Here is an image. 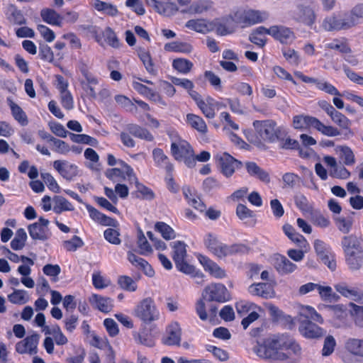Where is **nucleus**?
<instances>
[{
    "label": "nucleus",
    "mask_w": 363,
    "mask_h": 363,
    "mask_svg": "<svg viewBox=\"0 0 363 363\" xmlns=\"http://www.w3.org/2000/svg\"><path fill=\"white\" fill-rule=\"evenodd\" d=\"M256 352L263 358L284 361L291 355H300L301 348L289 335L283 333L264 338L258 342Z\"/></svg>",
    "instance_id": "1"
},
{
    "label": "nucleus",
    "mask_w": 363,
    "mask_h": 363,
    "mask_svg": "<svg viewBox=\"0 0 363 363\" xmlns=\"http://www.w3.org/2000/svg\"><path fill=\"white\" fill-rule=\"evenodd\" d=\"M297 320L298 323V330L303 337L315 339L323 335V329L315 323L323 324L324 320L313 307L311 306H301Z\"/></svg>",
    "instance_id": "2"
},
{
    "label": "nucleus",
    "mask_w": 363,
    "mask_h": 363,
    "mask_svg": "<svg viewBox=\"0 0 363 363\" xmlns=\"http://www.w3.org/2000/svg\"><path fill=\"white\" fill-rule=\"evenodd\" d=\"M230 299V293L225 284L212 282L204 288L202 297L196 302V313L201 320L206 321L208 320V313L205 301L223 303L229 301Z\"/></svg>",
    "instance_id": "3"
},
{
    "label": "nucleus",
    "mask_w": 363,
    "mask_h": 363,
    "mask_svg": "<svg viewBox=\"0 0 363 363\" xmlns=\"http://www.w3.org/2000/svg\"><path fill=\"white\" fill-rule=\"evenodd\" d=\"M341 245L349 269L352 271L359 269L363 265V247L359 240L353 235H345Z\"/></svg>",
    "instance_id": "4"
},
{
    "label": "nucleus",
    "mask_w": 363,
    "mask_h": 363,
    "mask_svg": "<svg viewBox=\"0 0 363 363\" xmlns=\"http://www.w3.org/2000/svg\"><path fill=\"white\" fill-rule=\"evenodd\" d=\"M293 127L300 130L313 128L327 137H336L340 135V131L337 128L331 125H325L318 118L308 115L294 116Z\"/></svg>",
    "instance_id": "5"
},
{
    "label": "nucleus",
    "mask_w": 363,
    "mask_h": 363,
    "mask_svg": "<svg viewBox=\"0 0 363 363\" xmlns=\"http://www.w3.org/2000/svg\"><path fill=\"white\" fill-rule=\"evenodd\" d=\"M172 157L177 161H183L190 168L195 167L194 149L191 144L180 137L172 141L170 147Z\"/></svg>",
    "instance_id": "6"
},
{
    "label": "nucleus",
    "mask_w": 363,
    "mask_h": 363,
    "mask_svg": "<svg viewBox=\"0 0 363 363\" xmlns=\"http://www.w3.org/2000/svg\"><path fill=\"white\" fill-rule=\"evenodd\" d=\"M266 12L238 8L224 18L225 23H262L267 18Z\"/></svg>",
    "instance_id": "7"
},
{
    "label": "nucleus",
    "mask_w": 363,
    "mask_h": 363,
    "mask_svg": "<svg viewBox=\"0 0 363 363\" xmlns=\"http://www.w3.org/2000/svg\"><path fill=\"white\" fill-rule=\"evenodd\" d=\"M134 315L143 323L149 324L159 319L160 311L155 301L150 297H147L136 305Z\"/></svg>",
    "instance_id": "8"
},
{
    "label": "nucleus",
    "mask_w": 363,
    "mask_h": 363,
    "mask_svg": "<svg viewBox=\"0 0 363 363\" xmlns=\"http://www.w3.org/2000/svg\"><path fill=\"white\" fill-rule=\"evenodd\" d=\"M120 167L107 169L105 176L113 183H123L127 181L129 184L137 182V177L133 169L125 162L118 160Z\"/></svg>",
    "instance_id": "9"
},
{
    "label": "nucleus",
    "mask_w": 363,
    "mask_h": 363,
    "mask_svg": "<svg viewBox=\"0 0 363 363\" xmlns=\"http://www.w3.org/2000/svg\"><path fill=\"white\" fill-rule=\"evenodd\" d=\"M253 127L257 133L265 142L274 143L280 140L281 129L277 127V123L273 120L255 121Z\"/></svg>",
    "instance_id": "10"
},
{
    "label": "nucleus",
    "mask_w": 363,
    "mask_h": 363,
    "mask_svg": "<svg viewBox=\"0 0 363 363\" xmlns=\"http://www.w3.org/2000/svg\"><path fill=\"white\" fill-rule=\"evenodd\" d=\"M213 159L220 172L227 178L233 175L235 169H240L242 166L241 161L226 152L217 153L213 156Z\"/></svg>",
    "instance_id": "11"
},
{
    "label": "nucleus",
    "mask_w": 363,
    "mask_h": 363,
    "mask_svg": "<svg viewBox=\"0 0 363 363\" xmlns=\"http://www.w3.org/2000/svg\"><path fill=\"white\" fill-rule=\"evenodd\" d=\"M89 29L91 30L92 36L95 40L101 46L104 44L113 48H119L122 43L120 42L116 33L110 28L106 27L104 30L99 31L96 26H89Z\"/></svg>",
    "instance_id": "12"
},
{
    "label": "nucleus",
    "mask_w": 363,
    "mask_h": 363,
    "mask_svg": "<svg viewBox=\"0 0 363 363\" xmlns=\"http://www.w3.org/2000/svg\"><path fill=\"white\" fill-rule=\"evenodd\" d=\"M182 330L178 322H172L165 328L161 342L169 347H180Z\"/></svg>",
    "instance_id": "13"
},
{
    "label": "nucleus",
    "mask_w": 363,
    "mask_h": 363,
    "mask_svg": "<svg viewBox=\"0 0 363 363\" xmlns=\"http://www.w3.org/2000/svg\"><path fill=\"white\" fill-rule=\"evenodd\" d=\"M48 224L49 220L43 217H40L38 222L30 224L28 230L30 238L34 240H48L50 237Z\"/></svg>",
    "instance_id": "14"
},
{
    "label": "nucleus",
    "mask_w": 363,
    "mask_h": 363,
    "mask_svg": "<svg viewBox=\"0 0 363 363\" xmlns=\"http://www.w3.org/2000/svg\"><path fill=\"white\" fill-rule=\"evenodd\" d=\"M268 35L281 44L290 45L296 39L294 32L281 24L274 25L268 28Z\"/></svg>",
    "instance_id": "15"
},
{
    "label": "nucleus",
    "mask_w": 363,
    "mask_h": 363,
    "mask_svg": "<svg viewBox=\"0 0 363 363\" xmlns=\"http://www.w3.org/2000/svg\"><path fill=\"white\" fill-rule=\"evenodd\" d=\"M197 259L205 272H208L211 277L216 279H224L228 277L226 270L208 256L199 255Z\"/></svg>",
    "instance_id": "16"
},
{
    "label": "nucleus",
    "mask_w": 363,
    "mask_h": 363,
    "mask_svg": "<svg viewBox=\"0 0 363 363\" xmlns=\"http://www.w3.org/2000/svg\"><path fill=\"white\" fill-rule=\"evenodd\" d=\"M52 167L67 181H72L79 175L78 166L66 160H55L52 162Z\"/></svg>",
    "instance_id": "17"
},
{
    "label": "nucleus",
    "mask_w": 363,
    "mask_h": 363,
    "mask_svg": "<svg viewBox=\"0 0 363 363\" xmlns=\"http://www.w3.org/2000/svg\"><path fill=\"white\" fill-rule=\"evenodd\" d=\"M295 75L303 82L307 84H315L318 89L325 91L328 94L342 96V94L338 91V89L330 82L325 81H320L318 79L306 76L301 72H295Z\"/></svg>",
    "instance_id": "18"
},
{
    "label": "nucleus",
    "mask_w": 363,
    "mask_h": 363,
    "mask_svg": "<svg viewBox=\"0 0 363 363\" xmlns=\"http://www.w3.org/2000/svg\"><path fill=\"white\" fill-rule=\"evenodd\" d=\"M172 259L174 262L176 268L178 271L182 272L186 268V266H189L186 260V245L182 241H175L172 242Z\"/></svg>",
    "instance_id": "19"
},
{
    "label": "nucleus",
    "mask_w": 363,
    "mask_h": 363,
    "mask_svg": "<svg viewBox=\"0 0 363 363\" xmlns=\"http://www.w3.org/2000/svg\"><path fill=\"white\" fill-rule=\"evenodd\" d=\"M172 0H145L148 6L152 7L158 13L164 16L174 15L179 10L177 5Z\"/></svg>",
    "instance_id": "20"
},
{
    "label": "nucleus",
    "mask_w": 363,
    "mask_h": 363,
    "mask_svg": "<svg viewBox=\"0 0 363 363\" xmlns=\"http://www.w3.org/2000/svg\"><path fill=\"white\" fill-rule=\"evenodd\" d=\"M272 265L279 274L284 276L293 273L297 269V265L291 262L286 257L276 253L272 257Z\"/></svg>",
    "instance_id": "21"
},
{
    "label": "nucleus",
    "mask_w": 363,
    "mask_h": 363,
    "mask_svg": "<svg viewBox=\"0 0 363 363\" xmlns=\"http://www.w3.org/2000/svg\"><path fill=\"white\" fill-rule=\"evenodd\" d=\"M203 242L208 250L215 257L219 259L225 258L227 244L220 242L217 236L212 233H208Z\"/></svg>",
    "instance_id": "22"
},
{
    "label": "nucleus",
    "mask_w": 363,
    "mask_h": 363,
    "mask_svg": "<svg viewBox=\"0 0 363 363\" xmlns=\"http://www.w3.org/2000/svg\"><path fill=\"white\" fill-rule=\"evenodd\" d=\"M323 161L327 166L330 167L329 171L330 177L339 179H347L350 177V172L344 164H338L334 157L330 155L325 156Z\"/></svg>",
    "instance_id": "23"
},
{
    "label": "nucleus",
    "mask_w": 363,
    "mask_h": 363,
    "mask_svg": "<svg viewBox=\"0 0 363 363\" xmlns=\"http://www.w3.org/2000/svg\"><path fill=\"white\" fill-rule=\"evenodd\" d=\"M127 259L138 269L141 270L148 277L155 276V270L145 259L136 255L131 251L127 252Z\"/></svg>",
    "instance_id": "24"
},
{
    "label": "nucleus",
    "mask_w": 363,
    "mask_h": 363,
    "mask_svg": "<svg viewBox=\"0 0 363 363\" xmlns=\"http://www.w3.org/2000/svg\"><path fill=\"white\" fill-rule=\"evenodd\" d=\"M38 342V335L37 334L27 336L24 340L16 343V351L19 354H35Z\"/></svg>",
    "instance_id": "25"
},
{
    "label": "nucleus",
    "mask_w": 363,
    "mask_h": 363,
    "mask_svg": "<svg viewBox=\"0 0 363 363\" xmlns=\"http://www.w3.org/2000/svg\"><path fill=\"white\" fill-rule=\"evenodd\" d=\"M249 293L252 296L270 298L274 296V291L272 286L268 283H255L248 288Z\"/></svg>",
    "instance_id": "26"
},
{
    "label": "nucleus",
    "mask_w": 363,
    "mask_h": 363,
    "mask_svg": "<svg viewBox=\"0 0 363 363\" xmlns=\"http://www.w3.org/2000/svg\"><path fill=\"white\" fill-rule=\"evenodd\" d=\"M152 157L155 166L163 168L168 174H172L174 167L169 157L164 154L162 149L156 147L152 150Z\"/></svg>",
    "instance_id": "27"
},
{
    "label": "nucleus",
    "mask_w": 363,
    "mask_h": 363,
    "mask_svg": "<svg viewBox=\"0 0 363 363\" xmlns=\"http://www.w3.org/2000/svg\"><path fill=\"white\" fill-rule=\"evenodd\" d=\"M185 121L191 129L196 130L201 135H206L208 133V126L200 116L187 113Z\"/></svg>",
    "instance_id": "28"
},
{
    "label": "nucleus",
    "mask_w": 363,
    "mask_h": 363,
    "mask_svg": "<svg viewBox=\"0 0 363 363\" xmlns=\"http://www.w3.org/2000/svg\"><path fill=\"white\" fill-rule=\"evenodd\" d=\"M182 191L184 199L190 206L201 212L205 211L206 205L201 201L200 197L196 195L194 189H191L189 186H184Z\"/></svg>",
    "instance_id": "29"
},
{
    "label": "nucleus",
    "mask_w": 363,
    "mask_h": 363,
    "mask_svg": "<svg viewBox=\"0 0 363 363\" xmlns=\"http://www.w3.org/2000/svg\"><path fill=\"white\" fill-rule=\"evenodd\" d=\"M86 208L89 214L90 218L95 222L99 223L104 226H113L116 222V220L111 218L104 213L100 212L94 206L88 204L86 206Z\"/></svg>",
    "instance_id": "30"
},
{
    "label": "nucleus",
    "mask_w": 363,
    "mask_h": 363,
    "mask_svg": "<svg viewBox=\"0 0 363 363\" xmlns=\"http://www.w3.org/2000/svg\"><path fill=\"white\" fill-rule=\"evenodd\" d=\"M92 304L95 305V307L104 313H109L113 307V300L108 297H104L98 294H93L89 299Z\"/></svg>",
    "instance_id": "31"
},
{
    "label": "nucleus",
    "mask_w": 363,
    "mask_h": 363,
    "mask_svg": "<svg viewBox=\"0 0 363 363\" xmlns=\"http://www.w3.org/2000/svg\"><path fill=\"white\" fill-rule=\"evenodd\" d=\"M164 50L166 52L190 54L193 50V45L187 42L172 41L164 44Z\"/></svg>",
    "instance_id": "32"
},
{
    "label": "nucleus",
    "mask_w": 363,
    "mask_h": 363,
    "mask_svg": "<svg viewBox=\"0 0 363 363\" xmlns=\"http://www.w3.org/2000/svg\"><path fill=\"white\" fill-rule=\"evenodd\" d=\"M126 130L132 135L135 138L152 142L154 140V136L146 128L140 126L137 124H128L126 125Z\"/></svg>",
    "instance_id": "33"
},
{
    "label": "nucleus",
    "mask_w": 363,
    "mask_h": 363,
    "mask_svg": "<svg viewBox=\"0 0 363 363\" xmlns=\"http://www.w3.org/2000/svg\"><path fill=\"white\" fill-rule=\"evenodd\" d=\"M245 167L247 173L251 177H254L265 183H269L270 182L269 174L259 167L255 162H247L245 163Z\"/></svg>",
    "instance_id": "34"
},
{
    "label": "nucleus",
    "mask_w": 363,
    "mask_h": 363,
    "mask_svg": "<svg viewBox=\"0 0 363 363\" xmlns=\"http://www.w3.org/2000/svg\"><path fill=\"white\" fill-rule=\"evenodd\" d=\"M330 118L334 123L337 125L340 128L344 129L347 131L346 135H348L350 136L354 135V132L350 128L351 121L343 113L335 110L333 112V113L330 116Z\"/></svg>",
    "instance_id": "35"
},
{
    "label": "nucleus",
    "mask_w": 363,
    "mask_h": 363,
    "mask_svg": "<svg viewBox=\"0 0 363 363\" xmlns=\"http://www.w3.org/2000/svg\"><path fill=\"white\" fill-rule=\"evenodd\" d=\"M266 35H268V28L259 26L250 34L249 40L258 48H263L267 43Z\"/></svg>",
    "instance_id": "36"
},
{
    "label": "nucleus",
    "mask_w": 363,
    "mask_h": 363,
    "mask_svg": "<svg viewBox=\"0 0 363 363\" xmlns=\"http://www.w3.org/2000/svg\"><path fill=\"white\" fill-rule=\"evenodd\" d=\"M13 118L22 126L27 125L28 120L26 112L21 106L14 103L11 99H7Z\"/></svg>",
    "instance_id": "37"
},
{
    "label": "nucleus",
    "mask_w": 363,
    "mask_h": 363,
    "mask_svg": "<svg viewBox=\"0 0 363 363\" xmlns=\"http://www.w3.org/2000/svg\"><path fill=\"white\" fill-rule=\"evenodd\" d=\"M345 348L353 356L363 357V339L349 338L345 343Z\"/></svg>",
    "instance_id": "38"
},
{
    "label": "nucleus",
    "mask_w": 363,
    "mask_h": 363,
    "mask_svg": "<svg viewBox=\"0 0 363 363\" xmlns=\"http://www.w3.org/2000/svg\"><path fill=\"white\" fill-rule=\"evenodd\" d=\"M213 3L210 0H196L187 9L191 14H201L213 8Z\"/></svg>",
    "instance_id": "39"
},
{
    "label": "nucleus",
    "mask_w": 363,
    "mask_h": 363,
    "mask_svg": "<svg viewBox=\"0 0 363 363\" xmlns=\"http://www.w3.org/2000/svg\"><path fill=\"white\" fill-rule=\"evenodd\" d=\"M173 69L182 74H189L194 67L193 62L184 57H177L172 63Z\"/></svg>",
    "instance_id": "40"
},
{
    "label": "nucleus",
    "mask_w": 363,
    "mask_h": 363,
    "mask_svg": "<svg viewBox=\"0 0 363 363\" xmlns=\"http://www.w3.org/2000/svg\"><path fill=\"white\" fill-rule=\"evenodd\" d=\"M92 6L97 11L111 16H115L118 13L116 6L101 0H92Z\"/></svg>",
    "instance_id": "41"
},
{
    "label": "nucleus",
    "mask_w": 363,
    "mask_h": 363,
    "mask_svg": "<svg viewBox=\"0 0 363 363\" xmlns=\"http://www.w3.org/2000/svg\"><path fill=\"white\" fill-rule=\"evenodd\" d=\"M325 48L339 51L341 54H350L352 49L349 45L348 40L345 38L341 39L335 38L333 42L327 43Z\"/></svg>",
    "instance_id": "42"
},
{
    "label": "nucleus",
    "mask_w": 363,
    "mask_h": 363,
    "mask_svg": "<svg viewBox=\"0 0 363 363\" xmlns=\"http://www.w3.org/2000/svg\"><path fill=\"white\" fill-rule=\"evenodd\" d=\"M53 201V211L57 214H60L63 211H72L74 210L72 203L62 196H55Z\"/></svg>",
    "instance_id": "43"
},
{
    "label": "nucleus",
    "mask_w": 363,
    "mask_h": 363,
    "mask_svg": "<svg viewBox=\"0 0 363 363\" xmlns=\"http://www.w3.org/2000/svg\"><path fill=\"white\" fill-rule=\"evenodd\" d=\"M133 87L140 94L148 98L150 100L156 101L161 99V97L157 92L140 82H134L133 83Z\"/></svg>",
    "instance_id": "44"
},
{
    "label": "nucleus",
    "mask_w": 363,
    "mask_h": 363,
    "mask_svg": "<svg viewBox=\"0 0 363 363\" xmlns=\"http://www.w3.org/2000/svg\"><path fill=\"white\" fill-rule=\"evenodd\" d=\"M7 19L11 23H26L22 11L13 4H9L5 10Z\"/></svg>",
    "instance_id": "45"
},
{
    "label": "nucleus",
    "mask_w": 363,
    "mask_h": 363,
    "mask_svg": "<svg viewBox=\"0 0 363 363\" xmlns=\"http://www.w3.org/2000/svg\"><path fill=\"white\" fill-rule=\"evenodd\" d=\"M250 247L243 243H233L227 245L225 257L235 255H247L250 252Z\"/></svg>",
    "instance_id": "46"
},
{
    "label": "nucleus",
    "mask_w": 363,
    "mask_h": 363,
    "mask_svg": "<svg viewBox=\"0 0 363 363\" xmlns=\"http://www.w3.org/2000/svg\"><path fill=\"white\" fill-rule=\"evenodd\" d=\"M155 230L160 233L166 240H173L176 238L174 230L164 222H157L155 225Z\"/></svg>",
    "instance_id": "47"
},
{
    "label": "nucleus",
    "mask_w": 363,
    "mask_h": 363,
    "mask_svg": "<svg viewBox=\"0 0 363 363\" xmlns=\"http://www.w3.org/2000/svg\"><path fill=\"white\" fill-rule=\"evenodd\" d=\"M27 234L23 228H18L16 232L15 237L11 242V247L13 250H20L25 246Z\"/></svg>",
    "instance_id": "48"
},
{
    "label": "nucleus",
    "mask_w": 363,
    "mask_h": 363,
    "mask_svg": "<svg viewBox=\"0 0 363 363\" xmlns=\"http://www.w3.org/2000/svg\"><path fill=\"white\" fill-rule=\"evenodd\" d=\"M283 230L287 237L300 247H302L303 244L306 242L305 238L300 233H297L291 225H284L283 226Z\"/></svg>",
    "instance_id": "49"
},
{
    "label": "nucleus",
    "mask_w": 363,
    "mask_h": 363,
    "mask_svg": "<svg viewBox=\"0 0 363 363\" xmlns=\"http://www.w3.org/2000/svg\"><path fill=\"white\" fill-rule=\"evenodd\" d=\"M340 160L344 165L352 166L355 164V156L352 149L347 146H342L340 148Z\"/></svg>",
    "instance_id": "50"
},
{
    "label": "nucleus",
    "mask_w": 363,
    "mask_h": 363,
    "mask_svg": "<svg viewBox=\"0 0 363 363\" xmlns=\"http://www.w3.org/2000/svg\"><path fill=\"white\" fill-rule=\"evenodd\" d=\"M181 272L191 276V277L195 279L196 283L198 284H203L205 281V274L200 269H197L191 264L186 266V268Z\"/></svg>",
    "instance_id": "51"
},
{
    "label": "nucleus",
    "mask_w": 363,
    "mask_h": 363,
    "mask_svg": "<svg viewBox=\"0 0 363 363\" xmlns=\"http://www.w3.org/2000/svg\"><path fill=\"white\" fill-rule=\"evenodd\" d=\"M137 244L139 247L140 255H147L152 252V247L140 229H139L138 232Z\"/></svg>",
    "instance_id": "52"
},
{
    "label": "nucleus",
    "mask_w": 363,
    "mask_h": 363,
    "mask_svg": "<svg viewBox=\"0 0 363 363\" xmlns=\"http://www.w3.org/2000/svg\"><path fill=\"white\" fill-rule=\"evenodd\" d=\"M139 57L143 62L147 72L152 75H156L157 71L155 68V65L150 52L147 51H142L139 53Z\"/></svg>",
    "instance_id": "53"
},
{
    "label": "nucleus",
    "mask_w": 363,
    "mask_h": 363,
    "mask_svg": "<svg viewBox=\"0 0 363 363\" xmlns=\"http://www.w3.org/2000/svg\"><path fill=\"white\" fill-rule=\"evenodd\" d=\"M118 284L121 289L127 291L133 292L137 290L136 282L129 276L121 275L118 279Z\"/></svg>",
    "instance_id": "54"
},
{
    "label": "nucleus",
    "mask_w": 363,
    "mask_h": 363,
    "mask_svg": "<svg viewBox=\"0 0 363 363\" xmlns=\"http://www.w3.org/2000/svg\"><path fill=\"white\" fill-rule=\"evenodd\" d=\"M299 21L302 23H314L315 15L313 10L308 6H298Z\"/></svg>",
    "instance_id": "55"
},
{
    "label": "nucleus",
    "mask_w": 363,
    "mask_h": 363,
    "mask_svg": "<svg viewBox=\"0 0 363 363\" xmlns=\"http://www.w3.org/2000/svg\"><path fill=\"white\" fill-rule=\"evenodd\" d=\"M51 140L54 146L52 150L55 152L62 155H67L71 151L70 146L65 141L56 138H52Z\"/></svg>",
    "instance_id": "56"
},
{
    "label": "nucleus",
    "mask_w": 363,
    "mask_h": 363,
    "mask_svg": "<svg viewBox=\"0 0 363 363\" xmlns=\"http://www.w3.org/2000/svg\"><path fill=\"white\" fill-rule=\"evenodd\" d=\"M8 299L11 303L18 305L24 304L28 301L26 291L19 289H15L8 296Z\"/></svg>",
    "instance_id": "57"
},
{
    "label": "nucleus",
    "mask_w": 363,
    "mask_h": 363,
    "mask_svg": "<svg viewBox=\"0 0 363 363\" xmlns=\"http://www.w3.org/2000/svg\"><path fill=\"white\" fill-rule=\"evenodd\" d=\"M84 245L82 239L77 235H74L70 240H65L62 242L63 247L68 252H74Z\"/></svg>",
    "instance_id": "58"
},
{
    "label": "nucleus",
    "mask_w": 363,
    "mask_h": 363,
    "mask_svg": "<svg viewBox=\"0 0 363 363\" xmlns=\"http://www.w3.org/2000/svg\"><path fill=\"white\" fill-rule=\"evenodd\" d=\"M70 140L76 143L94 145L97 140L96 138L86 134L69 133Z\"/></svg>",
    "instance_id": "59"
},
{
    "label": "nucleus",
    "mask_w": 363,
    "mask_h": 363,
    "mask_svg": "<svg viewBox=\"0 0 363 363\" xmlns=\"http://www.w3.org/2000/svg\"><path fill=\"white\" fill-rule=\"evenodd\" d=\"M42 19L45 23H60V15L52 9H43L40 11Z\"/></svg>",
    "instance_id": "60"
},
{
    "label": "nucleus",
    "mask_w": 363,
    "mask_h": 363,
    "mask_svg": "<svg viewBox=\"0 0 363 363\" xmlns=\"http://www.w3.org/2000/svg\"><path fill=\"white\" fill-rule=\"evenodd\" d=\"M296 206L303 213H310L313 207L309 203L308 199L303 194H297L294 196Z\"/></svg>",
    "instance_id": "61"
},
{
    "label": "nucleus",
    "mask_w": 363,
    "mask_h": 363,
    "mask_svg": "<svg viewBox=\"0 0 363 363\" xmlns=\"http://www.w3.org/2000/svg\"><path fill=\"white\" fill-rule=\"evenodd\" d=\"M41 178L48 189L54 193H59L60 187L54 177L48 172L41 173Z\"/></svg>",
    "instance_id": "62"
},
{
    "label": "nucleus",
    "mask_w": 363,
    "mask_h": 363,
    "mask_svg": "<svg viewBox=\"0 0 363 363\" xmlns=\"http://www.w3.org/2000/svg\"><path fill=\"white\" fill-rule=\"evenodd\" d=\"M349 306L351 308V314L354 316L356 325L363 327V306L356 305L352 302L350 303Z\"/></svg>",
    "instance_id": "63"
},
{
    "label": "nucleus",
    "mask_w": 363,
    "mask_h": 363,
    "mask_svg": "<svg viewBox=\"0 0 363 363\" xmlns=\"http://www.w3.org/2000/svg\"><path fill=\"white\" fill-rule=\"evenodd\" d=\"M197 106L207 118L212 119L215 117L216 113L214 105L212 103H210L208 100V102H206L204 100L200 101V104H199Z\"/></svg>",
    "instance_id": "64"
}]
</instances>
